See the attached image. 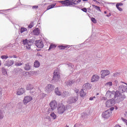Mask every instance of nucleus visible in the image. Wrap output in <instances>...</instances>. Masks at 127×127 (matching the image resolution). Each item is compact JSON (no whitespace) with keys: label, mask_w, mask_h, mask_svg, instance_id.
Returning a JSON list of instances; mask_svg holds the SVG:
<instances>
[{"label":"nucleus","mask_w":127,"mask_h":127,"mask_svg":"<svg viewBox=\"0 0 127 127\" xmlns=\"http://www.w3.org/2000/svg\"><path fill=\"white\" fill-rule=\"evenodd\" d=\"M69 105H66L65 107V105H63V104H60L59 105H58V113L59 114H64L65 111H66V110H68L69 109Z\"/></svg>","instance_id":"3"},{"label":"nucleus","mask_w":127,"mask_h":127,"mask_svg":"<svg viewBox=\"0 0 127 127\" xmlns=\"http://www.w3.org/2000/svg\"><path fill=\"white\" fill-rule=\"evenodd\" d=\"M114 127H122V126L119 125H116Z\"/></svg>","instance_id":"59"},{"label":"nucleus","mask_w":127,"mask_h":127,"mask_svg":"<svg viewBox=\"0 0 127 127\" xmlns=\"http://www.w3.org/2000/svg\"><path fill=\"white\" fill-rule=\"evenodd\" d=\"M81 10L82 11H83L84 12H87V8H86V7L81 8Z\"/></svg>","instance_id":"44"},{"label":"nucleus","mask_w":127,"mask_h":127,"mask_svg":"<svg viewBox=\"0 0 127 127\" xmlns=\"http://www.w3.org/2000/svg\"><path fill=\"white\" fill-rule=\"evenodd\" d=\"M86 95V92H85L83 89H81L80 91V96L81 97V98H84Z\"/></svg>","instance_id":"26"},{"label":"nucleus","mask_w":127,"mask_h":127,"mask_svg":"<svg viewBox=\"0 0 127 127\" xmlns=\"http://www.w3.org/2000/svg\"><path fill=\"white\" fill-rule=\"evenodd\" d=\"M1 58L3 60H5V59H7V58H8V56H5V55H3V56H1Z\"/></svg>","instance_id":"38"},{"label":"nucleus","mask_w":127,"mask_h":127,"mask_svg":"<svg viewBox=\"0 0 127 127\" xmlns=\"http://www.w3.org/2000/svg\"><path fill=\"white\" fill-rule=\"evenodd\" d=\"M61 95L63 98H65V97L70 96V93L68 91H64Z\"/></svg>","instance_id":"21"},{"label":"nucleus","mask_w":127,"mask_h":127,"mask_svg":"<svg viewBox=\"0 0 127 127\" xmlns=\"http://www.w3.org/2000/svg\"><path fill=\"white\" fill-rule=\"evenodd\" d=\"M112 113H111V111L110 110H107L103 113L102 117L104 119H109Z\"/></svg>","instance_id":"11"},{"label":"nucleus","mask_w":127,"mask_h":127,"mask_svg":"<svg viewBox=\"0 0 127 127\" xmlns=\"http://www.w3.org/2000/svg\"><path fill=\"white\" fill-rule=\"evenodd\" d=\"M111 15H112V13H109V14H107L106 16L107 17H110V16H111Z\"/></svg>","instance_id":"52"},{"label":"nucleus","mask_w":127,"mask_h":127,"mask_svg":"<svg viewBox=\"0 0 127 127\" xmlns=\"http://www.w3.org/2000/svg\"><path fill=\"white\" fill-rule=\"evenodd\" d=\"M76 127V125H74V127Z\"/></svg>","instance_id":"64"},{"label":"nucleus","mask_w":127,"mask_h":127,"mask_svg":"<svg viewBox=\"0 0 127 127\" xmlns=\"http://www.w3.org/2000/svg\"><path fill=\"white\" fill-rule=\"evenodd\" d=\"M68 67H70V69H73V65H72V64L69 63L67 64Z\"/></svg>","instance_id":"43"},{"label":"nucleus","mask_w":127,"mask_h":127,"mask_svg":"<svg viewBox=\"0 0 127 127\" xmlns=\"http://www.w3.org/2000/svg\"><path fill=\"white\" fill-rule=\"evenodd\" d=\"M34 43V40L26 39L22 41V44L25 46L26 49L29 50L31 47V45H33Z\"/></svg>","instance_id":"2"},{"label":"nucleus","mask_w":127,"mask_h":127,"mask_svg":"<svg viewBox=\"0 0 127 127\" xmlns=\"http://www.w3.org/2000/svg\"><path fill=\"white\" fill-rule=\"evenodd\" d=\"M37 56H39V57H42V55L40 54V53H37Z\"/></svg>","instance_id":"48"},{"label":"nucleus","mask_w":127,"mask_h":127,"mask_svg":"<svg viewBox=\"0 0 127 127\" xmlns=\"http://www.w3.org/2000/svg\"><path fill=\"white\" fill-rule=\"evenodd\" d=\"M32 100V97L30 96H27L24 97L23 103L24 105H27L28 103H29Z\"/></svg>","instance_id":"12"},{"label":"nucleus","mask_w":127,"mask_h":127,"mask_svg":"<svg viewBox=\"0 0 127 127\" xmlns=\"http://www.w3.org/2000/svg\"><path fill=\"white\" fill-rule=\"evenodd\" d=\"M56 47V45H54L53 44H51L49 47V48L48 49V51L51 50V49H55V48Z\"/></svg>","instance_id":"32"},{"label":"nucleus","mask_w":127,"mask_h":127,"mask_svg":"<svg viewBox=\"0 0 127 127\" xmlns=\"http://www.w3.org/2000/svg\"><path fill=\"white\" fill-rule=\"evenodd\" d=\"M75 91V93H76V94H78V93H79V89H76Z\"/></svg>","instance_id":"54"},{"label":"nucleus","mask_w":127,"mask_h":127,"mask_svg":"<svg viewBox=\"0 0 127 127\" xmlns=\"http://www.w3.org/2000/svg\"><path fill=\"white\" fill-rule=\"evenodd\" d=\"M40 66V63L37 60H36L35 62L34 63V67L35 68H38Z\"/></svg>","instance_id":"23"},{"label":"nucleus","mask_w":127,"mask_h":127,"mask_svg":"<svg viewBox=\"0 0 127 127\" xmlns=\"http://www.w3.org/2000/svg\"><path fill=\"white\" fill-rule=\"evenodd\" d=\"M14 64V62L12 60H10L6 63L5 66H7L8 67H10L12 65H13Z\"/></svg>","instance_id":"22"},{"label":"nucleus","mask_w":127,"mask_h":127,"mask_svg":"<svg viewBox=\"0 0 127 127\" xmlns=\"http://www.w3.org/2000/svg\"><path fill=\"white\" fill-rule=\"evenodd\" d=\"M83 88L84 89H88L90 90V89L91 88V85H90V83H86L83 85Z\"/></svg>","instance_id":"28"},{"label":"nucleus","mask_w":127,"mask_h":127,"mask_svg":"<svg viewBox=\"0 0 127 127\" xmlns=\"http://www.w3.org/2000/svg\"><path fill=\"white\" fill-rule=\"evenodd\" d=\"M15 73H20L22 72V69L21 68H16L15 70Z\"/></svg>","instance_id":"34"},{"label":"nucleus","mask_w":127,"mask_h":127,"mask_svg":"<svg viewBox=\"0 0 127 127\" xmlns=\"http://www.w3.org/2000/svg\"><path fill=\"white\" fill-rule=\"evenodd\" d=\"M3 113H2V111L0 110V120H2L3 119Z\"/></svg>","instance_id":"36"},{"label":"nucleus","mask_w":127,"mask_h":127,"mask_svg":"<svg viewBox=\"0 0 127 127\" xmlns=\"http://www.w3.org/2000/svg\"><path fill=\"white\" fill-rule=\"evenodd\" d=\"M115 104L116 100L111 99L106 101V107H107V108H110V107H113V106H115Z\"/></svg>","instance_id":"6"},{"label":"nucleus","mask_w":127,"mask_h":127,"mask_svg":"<svg viewBox=\"0 0 127 127\" xmlns=\"http://www.w3.org/2000/svg\"><path fill=\"white\" fill-rule=\"evenodd\" d=\"M116 7L119 11H123V8L120 7V6H116Z\"/></svg>","instance_id":"45"},{"label":"nucleus","mask_w":127,"mask_h":127,"mask_svg":"<svg viewBox=\"0 0 127 127\" xmlns=\"http://www.w3.org/2000/svg\"><path fill=\"white\" fill-rule=\"evenodd\" d=\"M34 87L31 84H27L26 86V90L28 91H30L31 90H33Z\"/></svg>","instance_id":"18"},{"label":"nucleus","mask_w":127,"mask_h":127,"mask_svg":"<svg viewBox=\"0 0 127 127\" xmlns=\"http://www.w3.org/2000/svg\"><path fill=\"white\" fill-rule=\"evenodd\" d=\"M104 13H105V14H107V11H104Z\"/></svg>","instance_id":"63"},{"label":"nucleus","mask_w":127,"mask_h":127,"mask_svg":"<svg viewBox=\"0 0 127 127\" xmlns=\"http://www.w3.org/2000/svg\"><path fill=\"white\" fill-rule=\"evenodd\" d=\"M117 75H119V73L117 72V73H114V76L115 77H116V76H117Z\"/></svg>","instance_id":"57"},{"label":"nucleus","mask_w":127,"mask_h":127,"mask_svg":"<svg viewBox=\"0 0 127 127\" xmlns=\"http://www.w3.org/2000/svg\"><path fill=\"white\" fill-rule=\"evenodd\" d=\"M95 1V2H96V3H100V2L97 1L96 0V1Z\"/></svg>","instance_id":"61"},{"label":"nucleus","mask_w":127,"mask_h":127,"mask_svg":"<svg viewBox=\"0 0 127 127\" xmlns=\"http://www.w3.org/2000/svg\"><path fill=\"white\" fill-rule=\"evenodd\" d=\"M117 98L118 102H122L126 99V96L125 94H123L121 92L118 91L117 94H116V98Z\"/></svg>","instance_id":"5"},{"label":"nucleus","mask_w":127,"mask_h":127,"mask_svg":"<svg viewBox=\"0 0 127 127\" xmlns=\"http://www.w3.org/2000/svg\"><path fill=\"white\" fill-rule=\"evenodd\" d=\"M87 10L89 13H91V12H93V9H91V8L90 7L87 8Z\"/></svg>","instance_id":"41"},{"label":"nucleus","mask_w":127,"mask_h":127,"mask_svg":"<svg viewBox=\"0 0 127 127\" xmlns=\"http://www.w3.org/2000/svg\"><path fill=\"white\" fill-rule=\"evenodd\" d=\"M100 73H101L102 79H104V78H105V77H106V76L110 75V74H111V72H110V70H101Z\"/></svg>","instance_id":"10"},{"label":"nucleus","mask_w":127,"mask_h":127,"mask_svg":"<svg viewBox=\"0 0 127 127\" xmlns=\"http://www.w3.org/2000/svg\"><path fill=\"white\" fill-rule=\"evenodd\" d=\"M102 100L103 101H107V97H103Z\"/></svg>","instance_id":"49"},{"label":"nucleus","mask_w":127,"mask_h":127,"mask_svg":"<svg viewBox=\"0 0 127 127\" xmlns=\"http://www.w3.org/2000/svg\"><path fill=\"white\" fill-rule=\"evenodd\" d=\"M60 50H63L64 49H68V48H70V46L69 45H65V46H59V47Z\"/></svg>","instance_id":"19"},{"label":"nucleus","mask_w":127,"mask_h":127,"mask_svg":"<svg viewBox=\"0 0 127 127\" xmlns=\"http://www.w3.org/2000/svg\"><path fill=\"white\" fill-rule=\"evenodd\" d=\"M46 119H47L48 120H49V121H51V118L50 117V116H47L46 117Z\"/></svg>","instance_id":"51"},{"label":"nucleus","mask_w":127,"mask_h":127,"mask_svg":"<svg viewBox=\"0 0 127 127\" xmlns=\"http://www.w3.org/2000/svg\"><path fill=\"white\" fill-rule=\"evenodd\" d=\"M50 116L53 119V120H56L57 118V115H56L54 112H52V113L50 114Z\"/></svg>","instance_id":"29"},{"label":"nucleus","mask_w":127,"mask_h":127,"mask_svg":"<svg viewBox=\"0 0 127 127\" xmlns=\"http://www.w3.org/2000/svg\"><path fill=\"white\" fill-rule=\"evenodd\" d=\"M55 89V86L53 84H48L45 87V91L47 93H51V92L54 91Z\"/></svg>","instance_id":"7"},{"label":"nucleus","mask_w":127,"mask_h":127,"mask_svg":"<svg viewBox=\"0 0 127 127\" xmlns=\"http://www.w3.org/2000/svg\"><path fill=\"white\" fill-rule=\"evenodd\" d=\"M74 82L75 81L74 80H68L66 82V86H67V87H70V86H72Z\"/></svg>","instance_id":"25"},{"label":"nucleus","mask_w":127,"mask_h":127,"mask_svg":"<svg viewBox=\"0 0 127 127\" xmlns=\"http://www.w3.org/2000/svg\"><path fill=\"white\" fill-rule=\"evenodd\" d=\"M34 26V23L33 22H31L28 26V28H32Z\"/></svg>","instance_id":"37"},{"label":"nucleus","mask_w":127,"mask_h":127,"mask_svg":"<svg viewBox=\"0 0 127 127\" xmlns=\"http://www.w3.org/2000/svg\"><path fill=\"white\" fill-rule=\"evenodd\" d=\"M0 98H1V89L0 88Z\"/></svg>","instance_id":"58"},{"label":"nucleus","mask_w":127,"mask_h":127,"mask_svg":"<svg viewBox=\"0 0 127 127\" xmlns=\"http://www.w3.org/2000/svg\"><path fill=\"white\" fill-rule=\"evenodd\" d=\"M56 5V3H53V4H51L50 5H49L47 8V9L48 10L49 9H51V8H53V7H54V6H55Z\"/></svg>","instance_id":"31"},{"label":"nucleus","mask_w":127,"mask_h":127,"mask_svg":"<svg viewBox=\"0 0 127 127\" xmlns=\"http://www.w3.org/2000/svg\"><path fill=\"white\" fill-rule=\"evenodd\" d=\"M54 76L52 78V81L55 82H58L60 80V75H59V72L54 71Z\"/></svg>","instance_id":"8"},{"label":"nucleus","mask_w":127,"mask_h":127,"mask_svg":"<svg viewBox=\"0 0 127 127\" xmlns=\"http://www.w3.org/2000/svg\"><path fill=\"white\" fill-rule=\"evenodd\" d=\"M78 101V98L74 97L70 98L69 99V102L70 104H73L76 103Z\"/></svg>","instance_id":"17"},{"label":"nucleus","mask_w":127,"mask_h":127,"mask_svg":"<svg viewBox=\"0 0 127 127\" xmlns=\"http://www.w3.org/2000/svg\"><path fill=\"white\" fill-rule=\"evenodd\" d=\"M50 107L51 110H55L57 108V103L56 101H52L50 103Z\"/></svg>","instance_id":"14"},{"label":"nucleus","mask_w":127,"mask_h":127,"mask_svg":"<svg viewBox=\"0 0 127 127\" xmlns=\"http://www.w3.org/2000/svg\"><path fill=\"white\" fill-rule=\"evenodd\" d=\"M105 86L107 87H112L113 86V82H108L105 84Z\"/></svg>","instance_id":"35"},{"label":"nucleus","mask_w":127,"mask_h":127,"mask_svg":"<svg viewBox=\"0 0 127 127\" xmlns=\"http://www.w3.org/2000/svg\"><path fill=\"white\" fill-rule=\"evenodd\" d=\"M114 86H116V87H117V86L119 85V82H118V80H115L114 82Z\"/></svg>","instance_id":"42"},{"label":"nucleus","mask_w":127,"mask_h":127,"mask_svg":"<svg viewBox=\"0 0 127 127\" xmlns=\"http://www.w3.org/2000/svg\"><path fill=\"white\" fill-rule=\"evenodd\" d=\"M22 65V63H18L17 64V66H21Z\"/></svg>","instance_id":"50"},{"label":"nucleus","mask_w":127,"mask_h":127,"mask_svg":"<svg viewBox=\"0 0 127 127\" xmlns=\"http://www.w3.org/2000/svg\"><path fill=\"white\" fill-rule=\"evenodd\" d=\"M33 32L34 35H39L40 31H39V29L38 28H36L33 30Z\"/></svg>","instance_id":"20"},{"label":"nucleus","mask_w":127,"mask_h":127,"mask_svg":"<svg viewBox=\"0 0 127 127\" xmlns=\"http://www.w3.org/2000/svg\"><path fill=\"white\" fill-rule=\"evenodd\" d=\"M55 93L57 96H61L62 93L59 91V88L58 87L55 89Z\"/></svg>","instance_id":"24"},{"label":"nucleus","mask_w":127,"mask_h":127,"mask_svg":"<svg viewBox=\"0 0 127 127\" xmlns=\"http://www.w3.org/2000/svg\"><path fill=\"white\" fill-rule=\"evenodd\" d=\"M91 21H92V22L93 23H97V20H96V19L95 18L91 17Z\"/></svg>","instance_id":"39"},{"label":"nucleus","mask_w":127,"mask_h":127,"mask_svg":"<svg viewBox=\"0 0 127 127\" xmlns=\"http://www.w3.org/2000/svg\"><path fill=\"white\" fill-rule=\"evenodd\" d=\"M127 86H125L124 85H121L119 86V90L120 93L121 92H122V93H124V92H126V91H127Z\"/></svg>","instance_id":"15"},{"label":"nucleus","mask_w":127,"mask_h":127,"mask_svg":"<svg viewBox=\"0 0 127 127\" xmlns=\"http://www.w3.org/2000/svg\"><path fill=\"white\" fill-rule=\"evenodd\" d=\"M88 0H82V1H88Z\"/></svg>","instance_id":"62"},{"label":"nucleus","mask_w":127,"mask_h":127,"mask_svg":"<svg viewBox=\"0 0 127 127\" xmlns=\"http://www.w3.org/2000/svg\"><path fill=\"white\" fill-rule=\"evenodd\" d=\"M35 45L38 48H43L44 47V44H43V41L41 40H36L35 42Z\"/></svg>","instance_id":"9"},{"label":"nucleus","mask_w":127,"mask_h":127,"mask_svg":"<svg viewBox=\"0 0 127 127\" xmlns=\"http://www.w3.org/2000/svg\"><path fill=\"white\" fill-rule=\"evenodd\" d=\"M110 110H109V111H110V113H111V111H113V110H115V108H114V107H111V108H110Z\"/></svg>","instance_id":"53"},{"label":"nucleus","mask_w":127,"mask_h":127,"mask_svg":"<svg viewBox=\"0 0 127 127\" xmlns=\"http://www.w3.org/2000/svg\"><path fill=\"white\" fill-rule=\"evenodd\" d=\"M81 1H82V0H64L59 1L64 6H70V5H72L73 7H79L76 5L79 4V2H81Z\"/></svg>","instance_id":"1"},{"label":"nucleus","mask_w":127,"mask_h":127,"mask_svg":"<svg viewBox=\"0 0 127 127\" xmlns=\"http://www.w3.org/2000/svg\"><path fill=\"white\" fill-rule=\"evenodd\" d=\"M1 72L3 75H7V71H6V69L3 67L1 68Z\"/></svg>","instance_id":"30"},{"label":"nucleus","mask_w":127,"mask_h":127,"mask_svg":"<svg viewBox=\"0 0 127 127\" xmlns=\"http://www.w3.org/2000/svg\"><path fill=\"white\" fill-rule=\"evenodd\" d=\"M13 58H17V57L16 56V55H13Z\"/></svg>","instance_id":"60"},{"label":"nucleus","mask_w":127,"mask_h":127,"mask_svg":"<svg viewBox=\"0 0 127 127\" xmlns=\"http://www.w3.org/2000/svg\"><path fill=\"white\" fill-rule=\"evenodd\" d=\"M122 5H124V4L123 3H118L116 4V6H122Z\"/></svg>","instance_id":"46"},{"label":"nucleus","mask_w":127,"mask_h":127,"mask_svg":"<svg viewBox=\"0 0 127 127\" xmlns=\"http://www.w3.org/2000/svg\"><path fill=\"white\" fill-rule=\"evenodd\" d=\"M26 30H27V29H26V28H21L20 29V32H21V33H23V32H24V31H26Z\"/></svg>","instance_id":"40"},{"label":"nucleus","mask_w":127,"mask_h":127,"mask_svg":"<svg viewBox=\"0 0 127 127\" xmlns=\"http://www.w3.org/2000/svg\"><path fill=\"white\" fill-rule=\"evenodd\" d=\"M118 94V90L115 91H110L108 90L106 92V96L107 98H111L113 100L117 99V95Z\"/></svg>","instance_id":"4"},{"label":"nucleus","mask_w":127,"mask_h":127,"mask_svg":"<svg viewBox=\"0 0 127 127\" xmlns=\"http://www.w3.org/2000/svg\"><path fill=\"white\" fill-rule=\"evenodd\" d=\"M100 79V76L97 74H93L91 79V82L92 83H95V82H98Z\"/></svg>","instance_id":"13"},{"label":"nucleus","mask_w":127,"mask_h":127,"mask_svg":"<svg viewBox=\"0 0 127 127\" xmlns=\"http://www.w3.org/2000/svg\"><path fill=\"white\" fill-rule=\"evenodd\" d=\"M42 97H43V98H44L45 97H46V94L43 93L42 94Z\"/></svg>","instance_id":"56"},{"label":"nucleus","mask_w":127,"mask_h":127,"mask_svg":"<svg viewBox=\"0 0 127 127\" xmlns=\"http://www.w3.org/2000/svg\"><path fill=\"white\" fill-rule=\"evenodd\" d=\"M92 6H93V7L95 8V9H96L98 11H101V8H100V6H96V5H94V4H92Z\"/></svg>","instance_id":"33"},{"label":"nucleus","mask_w":127,"mask_h":127,"mask_svg":"<svg viewBox=\"0 0 127 127\" xmlns=\"http://www.w3.org/2000/svg\"><path fill=\"white\" fill-rule=\"evenodd\" d=\"M94 100V98L93 97H91L89 98V101H93Z\"/></svg>","instance_id":"55"},{"label":"nucleus","mask_w":127,"mask_h":127,"mask_svg":"<svg viewBox=\"0 0 127 127\" xmlns=\"http://www.w3.org/2000/svg\"><path fill=\"white\" fill-rule=\"evenodd\" d=\"M36 8H38V5H34V6H33V7H32V9H36Z\"/></svg>","instance_id":"47"},{"label":"nucleus","mask_w":127,"mask_h":127,"mask_svg":"<svg viewBox=\"0 0 127 127\" xmlns=\"http://www.w3.org/2000/svg\"><path fill=\"white\" fill-rule=\"evenodd\" d=\"M31 68V66L29 65V64L28 63L26 64L24 67V69L25 70H26V71H29Z\"/></svg>","instance_id":"27"},{"label":"nucleus","mask_w":127,"mask_h":127,"mask_svg":"<svg viewBox=\"0 0 127 127\" xmlns=\"http://www.w3.org/2000/svg\"><path fill=\"white\" fill-rule=\"evenodd\" d=\"M25 92V89L23 88H19L17 90V95L18 96H20V95H22L23 94H24Z\"/></svg>","instance_id":"16"}]
</instances>
